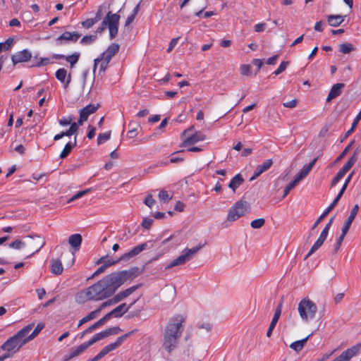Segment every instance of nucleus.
I'll return each instance as SVG.
<instances>
[{"instance_id": "nucleus-22", "label": "nucleus", "mask_w": 361, "mask_h": 361, "mask_svg": "<svg viewBox=\"0 0 361 361\" xmlns=\"http://www.w3.org/2000/svg\"><path fill=\"white\" fill-rule=\"evenodd\" d=\"M344 87H345L344 83H336V84L334 85L329 91V93L326 98V102H329L331 100H332L333 99L341 95L342 93V90L343 89Z\"/></svg>"}, {"instance_id": "nucleus-41", "label": "nucleus", "mask_w": 361, "mask_h": 361, "mask_svg": "<svg viewBox=\"0 0 361 361\" xmlns=\"http://www.w3.org/2000/svg\"><path fill=\"white\" fill-rule=\"evenodd\" d=\"M265 224V220L263 218H259L257 219H255L251 221L250 226L253 228H262Z\"/></svg>"}, {"instance_id": "nucleus-62", "label": "nucleus", "mask_w": 361, "mask_h": 361, "mask_svg": "<svg viewBox=\"0 0 361 361\" xmlns=\"http://www.w3.org/2000/svg\"><path fill=\"white\" fill-rule=\"evenodd\" d=\"M102 8H103L102 6H99V8L97 9V13L95 14V16H94V18H93V19L94 20V21L96 23L99 22L102 19Z\"/></svg>"}, {"instance_id": "nucleus-19", "label": "nucleus", "mask_w": 361, "mask_h": 361, "mask_svg": "<svg viewBox=\"0 0 361 361\" xmlns=\"http://www.w3.org/2000/svg\"><path fill=\"white\" fill-rule=\"evenodd\" d=\"M282 305H283V302L281 301L279 305L277 306L276 310H275V312H274V317L272 318V320L271 322V324L269 326V329L267 330V337H270L272 334V331L274 330V329L275 328L278 321H279V319L280 317V315L281 314V311H282Z\"/></svg>"}, {"instance_id": "nucleus-40", "label": "nucleus", "mask_w": 361, "mask_h": 361, "mask_svg": "<svg viewBox=\"0 0 361 361\" xmlns=\"http://www.w3.org/2000/svg\"><path fill=\"white\" fill-rule=\"evenodd\" d=\"M44 323H39L34 331L28 336L29 339H34L39 334V332L44 328Z\"/></svg>"}, {"instance_id": "nucleus-8", "label": "nucleus", "mask_w": 361, "mask_h": 361, "mask_svg": "<svg viewBox=\"0 0 361 361\" xmlns=\"http://www.w3.org/2000/svg\"><path fill=\"white\" fill-rule=\"evenodd\" d=\"M22 334L23 331H18L15 335L10 337L1 345V349L6 351H11L13 353H16L19 351L20 349H18V342L16 341Z\"/></svg>"}, {"instance_id": "nucleus-42", "label": "nucleus", "mask_w": 361, "mask_h": 361, "mask_svg": "<svg viewBox=\"0 0 361 361\" xmlns=\"http://www.w3.org/2000/svg\"><path fill=\"white\" fill-rule=\"evenodd\" d=\"M78 130V126L77 125L75 124V123H72L71 124V126L70 128L66 130V131H63L64 132V134L66 136H71L74 134H75Z\"/></svg>"}, {"instance_id": "nucleus-43", "label": "nucleus", "mask_w": 361, "mask_h": 361, "mask_svg": "<svg viewBox=\"0 0 361 361\" xmlns=\"http://www.w3.org/2000/svg\"><path fill=\"white\" fill-rule=\"evenodd\" d=\"M137 331V329H133L130 331H128V333L119 336L118 338H117V341H118V343H120V345H121L123 342L126 340L128 338H129L130 336H131L132 335L135 334L136 332Z\"/></svg>"}, {"instance_id": "nucleus-9", "label": "nucleus", "mask_w": 361, "mask_h": 361, "mask_svg": "<svg viewBox=\"0 0 361 361\" xmlns=\"http://www.w3.org/2000/svg\"><path fill=\"white\" fill-rule=\"evenodd\" d=\"M32 53L28 49H23L16 52L11 56V61L13 66L19 63L27 62L32 59Z\"/></svg>"}, {"instance_id": "nucleus-52", "label": "nucleus", "mask_w": 361, "mask_h": 361, "mask_svg": "<svg viewBox=\"0 0 361 361\" xmlns=\"http://www.w3.org/2000/svg\"><path fill=\"white\" fill-rule=\"evenodd\" d=\"M240 73L243 75H250L251 74L250 65L243 64L240 66Z\"/></svg>"}, {"instance_id": "nucleus-32", "label": "nucleus", "mask_w": 361, "mask_h": 361, "mask_svg": "<svg viewBox=\"0 0 361 361\" xmlns=\"http://www.w3.org/2000/svg\"><path fill=\"white\" fill-rule=\"evenodd\" d=\"M311 336H312V334H310L306 338H305L302 340H299V341L292 343L290 345V348L298 353L301 351L303 349L305 345L306 344L307 341H308V339L310 338V337Z\"/></svg>"}, {"instance_id": "nucleus-1", "label": "nucleus", "mask_w": 361, "mask_h": 361, "mask_svg": "<svg viewBox=\"0 0 361 361\" xmlns=\"http://www.w3.org/2000/svg\"><path fill=\"white\" fill-rule=\"evenodd\" d=\"M142 272L143 269H140L137 267L112 272L96 283L78 292L75 300L79 304H84L90 300L99 301L109 298L127 281L133 279Z\"/></svg>"}, {"instance_id": "nucleus-63", "label": "nucleus", "mask_w": 361, "mask_h": 361, "mask_svg": "<svg viewBox=\"0 0 361 361\" xmlns=\"http://www.w3.org/2000/svg\"><path fill=\"white\" fill-rule=\"evenodd\" d=\"M266 27L267 25L264 23L256 24L255 25V31L256 32H263L265 30Z\"/></svg>"}, {"instance_id": "nucleus-53", "label": "nucleus", "mask_w": 361, "mask_h": 361, "mask_svg": "<svg viewBox=\"0 0 361 361\" xmlns=\"http://www.w3.org/2000/svg\"><path fill=\"white\" fill-rule=\"evenodd\" d=\"M37 240L39 241L38 246L36 247L35 250L30 255H27L26 258H29L35 253L39 252L41 250V248L45 245V241L43 239H41L39 236L37 237Z\"/></svg>"}, {"instance_id": "nucleus-28", "label": "nucleus", "mask_w": 361, "mask_h": 361, "mask_svg": "<svg viewBox=\"0 0 361 361\" xmlns=\"http://www.w3.org/2000/svg\"><path fill=\"white\" fill-rule=\"evenodd\" d=\"M89 347L87 346V343L85 342L78 346L76 348H73L71 350V353L68 355L66 356V360H71L80 354H81L83 351H85L86 349H87Z\"/></svg>"}, {"instance_id": "nucleus-58", "label": "nucleus", "mask_w": 361, "mask_h": 361, "mask_svg": "<svg viewBox=\"0 0 361 361\" xmlns=\"http://www.w3.org/2000/svg\"><path fill=\"white\" fill-rule=\"evenodd\" d=\"M144 203L147 206L149 207V208H151L152 207V205L155 203V200L153 198L152 195H148L145 200H144Z\"/></svg>"}, {"instance_id": "nucleus-39", "label": "nucleus", "mask_w": 361, "mask_h": 361, "mask_svg": "<svg viewBox=\"0 0 361 361\" xmlns=\"http://www.w3.org/2000/svg\"><path fill=\"white\" fill-rule=\"evenodd\" d=\"M111 132L109 130L104 133H99L97 137V145H99L105 141H107L111 137Z\"/></svg>"}, {"instance_id": "nucleus-35", "label": "nucleus", "mask_w": 361, "mask_h": 361, "mask_svg": "<svg viewBox=\"0 0 361 361\" xmlns=\"http://www.w3.org/2000/svg\"><path fill=\"white\" fill-rule=\"evenodd\" d=\"M142 286V283H138L135 286H133L125 290L121 291L118 293L120 296L121 297L122 300L125 299L130 295H131L133 293H134L135 290H137L140 287Z\"/></svg>"}, {"instance_id": "nucleus-36", "label": "nucleus", "mask_w": 361, "mask_h": 361, "mask_svg": "<svg viewBox=\"0 0 361 361\" xmlns=\"http://www.w3.org/2000/svg\"><path fill=\"white\" fill-rule=\"evenodd\" d=\"M300 181L301 180L298 179V177L296 176L293 180L290 182L284 189L282 198H285L288 195L290 191L293 189L300 183Z\"/></svg>"}, {"instance_id": "nucleus-37", "label": "nucleus", "mask_w": 361, "mask_h": 361, "mask_svg": "<svg viewBox=\"0 0 361 361\" xmlns=\"http://www.w3.org/2000/svg\"><path fill=\"white\" fill-rule=\"evenodd\" d=\"M355 50V47L350 43H344L339 45V51L343 54H349L350 51Z\"/></svg>"}, {"instance_id": "nucleus-3", "label": "nucleus", "mask_w": 361, "mask_h": 361, "mask_svg": "<svg viewBox=\"0 0 361 361\" xmlns=\"http://www.w3.org/2000/svg\"><path fill=\"white\" fill-rule=\"evenodd\" d=\"M154 247V243L152 240L147 241L144 243H141L140 245H137V246L134 247L132 250H130L129 252L122 255L120 257H118L117 259L114 260L113 259H109L107 260H105L104 262L103 265L105 266V267L107 269L108 267L115 265L116 264H118L121 262H128L130 259L135 257L137 255H139L140 252H142L143 250L146 249H150Z\"/></svg>"}, {"instance_id": "nucleus-11", "label": "nucleus", "mask_w": 361, "mask_h": 361, "mask_svg": "<svg viewBox=\"0 0 361 361\" xmlns=\"http://www.w3.org/2000/svg\"><path fill=\"white\" fill-rule=\"evenodd\" d=\"M80 36L81 35L78 32L66 31L56 39V43L57 45H62L63 41L76 42Z\"/></svg>"}, {"instance_id": "nucleus-6", "label": "nucleus", "mask_w": 361, "mask_h": 361, "mask_svg": "<svg viewBox=\"0 0 361 361\" xmlns=\"http://www.w3.org/2000/svg\"><path fill=\"white\" fill-rule=\"evenodd\" d=\"M250 204L245 200L237 201L228 210V221H235L250 212Z\"/></svg>"}, {"instance_id": "nucleus-17", "label": "nucleus", "mask_w": 361, "mask_h": 361, "mask_svg": "<svg viewBox=\"0 0 361 361\" xmlns=\"http://www.w3.org/2000/svg\"><path fill=\"white\" fill-rule=\"evenodd\" d=\"M272 164L273 161L271 159H269L265 160L262 164L258 165L255 169L253 176L250 178V180L252 181L256 179L262 173L269 169Z\"/></svg>"}, {"instance_id": "nucleus-45", "label": "nucleus", "mask_w": 361, "mask_h": 361, "mask_svg": "<svg viewBox=\"0 0 361 361\" xmlns=\"http://www.w3.org/2000/svg\"><path fill=\"white\" fill-rule=\"evenodd\" d=\"M183 152H184V150L181 149V150H179V151H177V152H175L172 153L171 154L172 157L170 159V162L171 163H180V162L183 161H184V158L180 157H175V155L176 154L182 153Z\"/></svg>"}, {"instance_id": "nucleus-24", "label": "nucleus", "mask_w": 361, "mask_h": 361, "mask_svg": "<svg viewBox=\"0 0 361 361\" xmlns=\"http://www.w3.org/2000/svg\"><path fill=\"white\" fill-rule=\"evenodd\" d=\"M359 210V206L355 204L352 209L350 214L346 221H345L344 225L343 226L342 231L344 232H348L353 220L355 219L357 212Z\"/></svg>"}, {"instance_id": "nucleus-20", "label": "nucleus", "mask_w": 361, "mask_h": 361, "mask_svg": "<svg viewBox=\"0 0 361 361\" xmlns=\"http://www.w3.org/2000/svg\"><path fill=\"white\" fill-rule=\"evenodd\" d=\"M120 46L118 44L112 43L99 56L111 61L112 58L119 51Z\"/></svg>"}, {"instance_id": "nucleus-50", "label": "nucleus", "mask_w": 361, "mask_h": 361, "mask_svg": "<svg viewBox=\"0 0 361 361\" xmlns=\"http://www.w3.org/2000/svg\"><path fill=\"white\" fill-rule=\"evenodd\" d=\"M347 233L348 232H344L343 231H342V233H341L340 237L338 238V239L337 240V242L335 245L334 253H336L337 251L339 250V248L342 244V242H343Z\"/></svg>"}, {"instance_id": "nucleus-44", "label": "nucleus", "mask_w": 361, "mask_h": 361, "mask_svg": "<svg viewBox=\"0 0 361 361\" xmlns=\"http://www.w3.org/2000/svg\"><path fill=\"white\" fill-rule=\"evenodd\" d=\"M356 161H357L355 157H350L348 161L343 165L342 169L343 171L348 172L353 166Z\"/></svg>"}, {"instance_id": "nucleus-29", "label": "nucleus", "mask_w": 361, "mask_h": 361, "mask_svg": "<svg viewBox=\"0 0 361 361\" xmlns=\"http://www.w3.org/2000/svg\"><path fill=\"white\" fill-rule=\"evenodd\" d=\"M244 182V179L243 176L240 173L235 175L231 180L228 184V187L233 190V192H235L236 189L241 185Z\"/></svg>"}, {"instance_id": "nucleus-4", "label": "nucleus", "mask_w": 361, "mask_h": 361, "mask_svg": "<svg viewBox=\"0 0 361 361\" xmlns=\"http://www.w3.org/2000/svg\"><path fill=\"white\" fill-rule=\"evenodd\" d=\"M298 310L302 319L308 322L314 318L317 306L308 298H305L299 302Z\"/></svg>"}, {"instance_id": "nucleus-34", "label": "nucleus", "mask_w": 361, "mask_h": 361, "mask_svg": "<svg viewBox=\"0 0 361 361\" xmlns=\"http://www.w3.org/2000/svg\"><path fill=\"white\" fill-rule=\"evenodd\" d=\"M100 313V310H95L91 312H90L87 316L83 317L79 321L78 327H80L82 324L87 323L89 321H91L97 317V316Z\"/></svg>"}, {"instance_id": "nucleus-61", "label": "nucleus", "mask_w": 361, "mask_h": 361, "mask_svg": "<svg viewBox=\"0 0 361 361\" xmlns=\"http://www.w3.org/2000/svg\"><path fill=\"white\" fill-rule=\"evenodd\" d=\"M101 340V336L98 335V334H96L90 341L85 342L88 347L93 345L94 343L99 341Z\"/></svg>"}, {"instance_id": "nucleus-12", "label": "nucleus", "mask_w": 361, "mask_h": 361, "mask_svg": "<svg viewBox=\"0 0 361 361\" xmlns=\"http://www.w3.org/2000/svg\"><path fill=\"white\" fill-rule=\"evenodd\" d=\"M35 324L31 323L25 326L24 328L20 329L19 331H23V334L20 335V337L18 338L17 342H18V349H20L25 344H26L27 342L32 341V339L28 338V334L30 332V331L34 327Z\"/></svg>"}, {"instance_id": "nucleus-10", "label": "nucleus", "mask_w": 361, "mask_h": 361, "mask_svg": "<svg viewBox=\"0 0 361 361\" xmlns=\"http://www.w3.org/2000/svg\"><path fill=\"white\" fill-rule=\"evenodd\" d=\"M342 195L338 194L334 201L331 203L330 205H328V207L325 209V211L318 217L316 221L312 226L310 234L312 231H314L318 225L322 222V221L331 212V210L336 206L339 200L341 198Z\"/></svg>"}, {"instance_id": "nucleus-51", "label": "nucleus", "mask_w": 361, "mask_h": 361, "mask_svg": "<svg viewBox=\"0 0 361 361\" xmlns=\"http://www.w3.org/2000/svg\"><path fill=\"white\" fill-rule=\"evenodd\" d=\"M105 331L106 332L107 336H109L111 335H116L119 332H121L122 330L119 326H114V327H111V328L106 329H105Z\"/></svg>"}, {"instance_id": "nucleus-64", "label": "nucleus", "mask_w": 361, "mask_h": 361, "mask_svg": "<svg viewBox=\"0 0 361 361\" xmlns=\"http://www.w3.org/2000/svg\"><path fill=\"white\" fill-rule=\"evenodd\" d=\"M297 104L298 100L295 99L290 102L283 103V105L286 108H294L296 106Z\"/></svg>"}, {"instance_id": "nucleus-18", "label": "nucleus", "mask_w": 361, "mask_h": 361, "mask_svg": "<svg viewBox=\"0 0 361 361\" xmlns=\"http://www.w3.org/2000/svg\"><path fill=\"white\" fill-rule=\"evenodd\" d=\"M56 79L61 82H65L64 88H67L71 81V74L67 75V71L64 68L58 69L55 73Z\"/></svg>"}, {"instance_id": "nucleus-26", "label": "nucleus", "mask_w": 361, "mask_h": 361, "mask_svg": "<svg viewBox=\"0 0 361 361\" xmlns=\"http://www.w3.org/2000/svg\"><path fill=\"white\" fill-rule=\"evenodd\" d=\"M317 159L318 157H316L309 164L304 166L299 173L296 176L298 179L302 180L303 178H305L312 170Z\"/></svg>"}, {"instance_id": "nucleus-13", "label": "nucleus", "mask_w": 361, "mask_h": 361, "mask_svg": "<svg viewBox=\"0 0 361 361\" xmlns=\"http://www.w3.org/2000/svg\"><path fill=\"white\" fill-rule=\"evenodd\" d=\"M329 233V231L326 229H323L322 233H320L319 237L316 240L314 244L312 245L311 249L310 250L309 252L307 254V255L305 257V259H307L308 257H310L313 253H314L324 243L325 240L327 238Z\"/></svg>"}, {"instance_id": "nucleus-49", "label": "nucleus", "mask_w": 361, "mask_h": 361, "mask_svg": "<svg viewBox=\"0 0 361 361\" xmlns=\"http://www.w3.org/2000/svg\"><path fill=\"white\" fill-rule=\"evenodd\" d=\"M121 345L118 343V341L116 340L114 343H110L105 346L104 348L105 351H106L107 354L110 353L111 351L116 349L117 348L120 347Z\"/></svg>"}, {"instance_id": "nucleus-48", "label": "nucleus", "mask_w": 361, "mask_h": 361, "mask_svg": "<svg viewBox=\"0 0 361 361\" xmlns=\"http://www.w3.org/2000/svg\"><path fill=\"white\" fill-rule=\"evenodd\" d=\"M288 64V61H282L278 68L274 72V74L276 75H279L286 69Z\"/></svg>"}, {"instance_id": "nucleus-59", "label": "nucleus", "mask_w": 361, "mask_h": 361, "mask_svg": "<svg viewBox=\"0 0 361 361\" xmlns=\"http://www.w3.org/2000/svg\"><path fill=\"white\" fill-rule=\"evenodd\" d=\"M90 190L87 189V190H82V191H79L75 195H74L69 200V202H71V201H73L75 200H77L81 197H82L83 195H86L87 192H89Z\"/></svg>"}, {"instance_id": "nucleus-47", "label": "nucleus", "mask_w": 361, "mask_h": 361, "mask_svg": "<svg viewBox=\"0 0 361 361\" xmlns=\"http://www.w3.org/2000/svg\"><path fill=\"white\" fill-rule=\"evenodd\" d=\"M25 243L20 240H16L9 244V247L13 249L20 250L25 246Z\"/></svg>"}, {"instance_id": "nucleus-23", "label": "nucleus", "mask_w": 361, "mask_h": 361, "mask_svg": "<svg viewBox=\"0 0 361 361\" xmlns=\"http://www.w3.org/2000/svg\"><path fill=\"white\" fill-rule=\"evenodd\" d=\"M82 241V235L79 233L72 234L68 238V243L75 252L80 250Z\"/></svg>"}, {"instance_id": "nucleus-57", "label": "nucleus", "mask_w": 361, "mask_h": 361, "mask_svg": "<svg viewBox=\"0 0 361 361\" xmlns=\"http://www.w3.org/2000/svg\"><path fill=\"white\" fill-rule=\"evenodd\" d=\"M95 23L96 22L93 18H88L82 22V25L83 27L88 29L92 27Z\"/></svg>"}, {"instance_id": "nucleus-31", "label": "nucleus", "mask_w": 361, "mask_h": 361, "mask_svg": "<svg viewBox=\"0 0 361 361\" xmlns=\"http://www.w3.org/2000/svg\"><path fill=\"white\" fill-rule=\"evenodd\" d=\"M76 144H77V141H76V136H75L73 142H69L65 145L63 149L62 150V152H61V154L59 155V157L62 159H66L71 154L73 147H75L76 146Z\"/></svg>"}, {"instance_id": "nucleus-16", "label": "nucleus", "mask_w": 361, "mask_h": 361, "mask_svg": "<svg viewBox=\"0 0 361 361\" xmlns=\"http://www.w3.org/2000/svg\"><path fill=\"white\" fill-rule=\"evenodd\" d=\"M80 56L79 52H75L71 55L65 56L63 54H54L52 56L53 59H66L70 63L71 68H74L75 65L78 63Z\"/></svg>"}, {"instance_id": "nucleus-60", "label": "nucleus", "mask_w": 361, "mask_h": 361, "mask_svg": "<svg viewBox=\"0 0 361 361\" xmlns=\"http://www.w3.org/2000/svg\"><path fill=\"white\" fill-rule=\"evenodd\" d=\"M95 131H96L95 127L92 125H90L88 126V133H87V137L89 139H92L95 136Z\"/></svg>"}, {"instance_id": "nucleus-5", "label": "nucleus", "mask_w": 361, "mask_h": 361, "mask_svg": "<svg viewBox=\"0 0 361 361\" xmlns=\"http://www.w3.org/2000/svg\"><path fill=\"white\" fill-rule=\"evenodd\" d=\"M120 18L118 13H112L109 11L102 22L101 26L104 27V30L106 27L109 28L110 39H114L118 35Z\"/></svg>"}, {"instance_id": "nucleus-15", "label": "nucleus", "mask_w": 361, "mask_h": 361, "mask_svg": "<svg viewBox=\"0 0 361 361\" xmlns=\"http://www.w3.org/2000/svg\"><path fill=\"white\" fill-rule=\"evenodd\" d=\"M206 138L205 135L201 131H195L194 134L188 137L181 144L182 147L192 145L195 143L203 141Z\"/></svg>"}, {"instance_id": "nucleus-30", "label": "nucleus", "mask_w": 361, "mask_h": 361, "mask_svg": "<svg viewBox=\"0 0 361 361\" xmlns=\"http://www.w3.org/2000/svg\"><path fill=\"white\" fill-rule=\"evenodd\" d=\"M344 21V16L341 15L327 16V22L330 26L337 27Z\"/></svg>"}, {"instance_id": "nucleus-14", "label": "nucleus", "mask_w": 361, "mask_h": 361, "mask_svg": "<svg viewBox=\"0 0 361 361\" xmlns=\"http://www.w3.org/2000/svg\"><path fill=\"white\" fill-rule=\"evenodd\" d=\"M137 302V300L130 304L128 306L126 303H122L121 305L117 306L110 312L107 313V315L111 319V317L114 316L115 317H120L124 313L127 312L128 310Z\"/></svg>"}, {"instance_id": "nucleus-25", "label": "nucleus", "mask_w": 361, "mask_h": 361, "mask_svg": "<svg viewBox=\"0 0 361 361\" xmlns=\"http://www.w3.org/2000/svg\"><path fill=\"white\" fill-rule=\"evenodd\" d=\"M109 319H110V318L109 317V316L106 314H105L102 319H100L99 320H98L97 322H96L95 323H94L92 325H91L90 326H89L88 328H87L81 334V338H82L85 334H90L91 332H92L94 330H95L96 329H97L98 327L102 326L106 322H107Z\"/></svg>"}, {"instance_id": "nucleus-2", "label": "nucleus", "mask_w": 361, "mask_h": 361, "mask_svg": "<svg viewBox=\"0 0 361 361\" xmlns=\"http://www.w3.org/2000/svg\"><path fill=\"white\" fill-rule=\"evenodd\" d=\"M185 322V317L180 314H176L169 320L163 334V347L168 353H171L178 346Z\"/></svg>"}, {"instance_id": "nucleus-33", "label": "nucleus", "mask_w": 361, "mask_h": 361, "mask_svg": "<svg viewBox=\"0 0 361 361\" xmlns=\"http://www.w3.org/2000/svg\"><path fill=\"white\" fill-rule=\"evenodd\" d=\"M63 266L61 260L59 259H53L51 260V273L60 275L63 272Z\"/></svg>"}, {"instance_id": "nucleus-21", "label": "nucleus", "mask_w": 361, "mask_h": 361, "mask_svg": "<svg viewBox=\"0 0 361 361\" xmlns=\"http://www.w3.org/2000/svg\"><path fill=\"white\" fill-rule=\"evenodd\" d=\"M110 61L107 60L104 58H102L99 56L98 58L94 60V66H93V74H95L97 66L99 64V74L102 75V73H104Z\"/></svg>"}, {"instance_id": "nucleus-27", "label": "nucleus", "mask_w": 361, "mask_h": 361, "mask_svg": "<svg viewBox=\"0 0 361 361\" xmlns=\"http://www.w3.org/2000/svg\"><path fill=\"white\" fill-rule=\"evenodd\" d=\"M99 106V104H97V106L92 104H88L80 111V114L82 116L83 118H85L87 121L88 116L90 114L94 113L98 109Z\"/></svg>"}, {"instance_id": "nucleus-54", "label": "nucleus", "mask_w": 361, "mask_h": 361, "mask_svg": "<svg viewBox=\"0 0 361 361\" xmlns=\"http://www.w3.org/2000/svg\"><path fill=\"white\" fill-rule=\"evenodd\" d=\"M73 118L71 116L68 117H63L59 121V123L62 126H67L71 125L73 123Z\"/></svg>"}, {"instance_id": "nucleus-46", "label": "nucleus", "mask_w": 361, "mask_h": 361, "mask_svg": "<svg viewBox=\"0 0 361 361\" xmlns=\"http://www.w3.org/2000/svg\"><path fill=\"white\" fill-rule=\"evenodd\" d=\"M159 198L161 201L166 203L171 199V197H169L167 191L162 190L159 193Z\"/></svg>"}, {"instance_id": "nucleus-7", "label": "nucleus", "mask_w": 361, "mask_h": 361, "mask_svg": "<svg viewBox=\"0 0 361 361\" xmlns=\"http://www.w3.org/2000/svg\"><path fill=\"white\" fill-rule=\"evenodd\" d=\"M204 245L199 244L192 248H185L183 251V254L176 259L171 261L166 267V269H169L176 266L183 265L190 261L197 252L204 247Z\"/></svg>"}, {"instance_id": "nucleus-38", "label": "nucleus", "mask_w": 361, "mask_h": 361, "mask_svg": "<svg viewBox=\"0 0 361 361\" xmlns=\"http://www.w3.org/2000/svg\"><path fill=\"white\" fill-rule=\"evenodd\" d=\"M97 39V35L96 34L86 35L81 39L80 43L82 44L88 45L95 42Z\"/></svg>"}, {"instance_id": "nucleus-55", "label": "nucleus", "mask_w": 361, "mask_h": 361, "mask_svg": "<svg viewBox=\"0 0 361 361\" xmlns=\"http://www.w3.org/2000/svg\"><path fill=\"white\" fill-rule=\"evenodd\" d=\"M153 222H154L153 219L145 217L142 220L141 225L144 228L149 229L151 228Z\"/></svg>"}, {"instance_id": "nucleus-56", "label": "nucleus", "mask_w": 361, "mask_h": 361, "mask_svg": "<svg viewBox=\"0 0 361 361\" xmlns=\"http://www.w3.org/2000/svg\"><path fill=\"white\" fill-rule=\"evenodd\" d=\"M353 172L350 173L348 175V176L347 177V178L345 179V183H344L343 187L341 188L340 192H338V194H340L341 195H343L345 190L347 188V186H348V183H350V180H351V178L353 177Z\"/></svg>"}]
</instances>
